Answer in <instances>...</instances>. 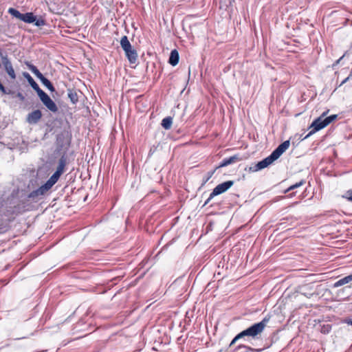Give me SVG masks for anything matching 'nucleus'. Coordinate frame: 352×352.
Listing matches in <instances>:
<instances>
[{"mask_svg":"<svg viewBox=\"0 0 352 352\" xmlns=\"http://www.w3.org/2000/svg\"><path fill=\"white\" fill-rule=\"evenodd\" d=\"M327 115V113H323L318 118H317L316 120H314L312 124L309 126V129H311L310 132L308 133V135L305 137L307 138V137L311 135L312 134L315 133L316 132L322 129L325 126H327L328 124H329L331 122L334 121L337 116L336 115H332L327 118H324Z\"/></svg>","mask_w":352,"mask_h":352,"instance_id":"f257e3e1","label":"nucleus"},{"mask_svg":"<svg viewBox=\"0 0 352 352\" xmlns=\"http://www.w3.org/2000/svg\"><path fill=\"white\" fill-rule=\"evenodd\" d=\"M264 329V320L258 323L254 324L248 329L239 333L231 342L230 346L233 345L238 340L245 336L255 338L257 335L261 334Z\"/></svg>","mask_w":352,"mask_h":352,"instance_id":"f03ea898","label":"nucleus"},{"mask_svg":"<svg viewBox=\"0 0 352 352\" xmlns=\"http://www.w3.org/2000/svg\"><path fill=\"white\" fill-rule=\"evenodd\" d=\"M120 45L122 48L124 50L125 54L127 56L130 63H135L138 54L136 51L132 47L126 36H124L123 37H122L120 41Z\"/></svg>","mask_w":352,"mask_h":352,"instance_id":"7ed1b4c3","label":"nucleus"},{"mask_svg":"<svg viewBox=\"0 0 352 352\" xmlns=\"http://www.w3.org/2000/svg\"><path fill=\"white\" fill-rule=\"evenodd\" d=\"M289 141L287 140L279 145L270 156L265 158V166L276 160L289 148Z\"/></svg>","mask_w":352,"mask_h":352,"instance_id":"20e7f679","label":"nucleus"},{"mask_svg":"<svg viewBox=\"0 0 352 352\" xmlns=\"http://www.w3.org/2000/svg\"><path fill=\"white\" fill-rule=\"evenodd\" d=\"M43 104L51 111L56 112L58 107L55 102L50 98V97L43 90L38 91L37 94Z\"/></svg>","mask_w":352,"mask_h":352,"instance_id":"39448f33","label":"nucleus"},{"mask_svg":"<svg viewBox=\"0 0 352 352\" xmlns=\"http://www.w3.org/2000/svg\"><path fill=\"white\" fill-rule=\"evenodd\" d=\"M233 185V182L232 181H228L217 185L210 195L209 198L206 202V204L209 202V201L218 195H220L224 192H226L228 189H229Z\"/></svg>","mask_w":352,"mask_h":352,"instance_id":"423d86ee","label":"nucleus"},{"mask_svg":"<svg viewBox=\"0 0 352 352\" xmlns=\"http://www.w3.org/2000/svg\"><path fill=\"white\" fill-rule=\"evenodd\" d=\"M56 181L50 177V178L47 181V182L41 186L39 188L34 192L35 195H43L46 193L55 184Z\"/></svg>","mask_w":352,"mask_h":352,"instance_id":"0eeeda50","label":"nucleus"},{"mask_svg":"<svg viewBox=\"0 0 352 352\" xmlns=\"http://www.w3.org/2000/svg\"><path fill=\"white\" fill-rule=\"evenodd\" d=\"M1 63L5 68V70L6 71L7 74H8V76L12 79H13V80L15 79L16 78L15 72L14 70V68L12 67V65L10 60L8 59V58L6 56L1 57Z\"/></svg>","mask_w":352,"mask_h":352,"instance_id":"6e6552de","label":"nucleus"},{"mask_svg":"<svg viewBox=\"0 0 352 352\" xmlns=\"http://www.w3.org/2000/svg\"><path fill=\"white\" fill-rule=\"evenodd\" d=\"M41 111L40 110H35L28 114L27 121L30 124H36L41 118Z\"/></svg>","mask_w":352,"mask_h":352,"instance_id":"1a4fd4ad","label":"nucleus"},{"mask_svg":"<svg viewBox=\"0 0 352 352\" xmlns=\"http://www.w3.org/2000/svg\"><path fill=\"white\" fill-rule=\"evenodd\" d=\"M264 168V160L260 161L257 164H251L250 166L246 167L245 170L250 173H255Z\"/></svg>","mask_w":352,"mask_h":352,"instance_id":"9d476101","label":"nucleus"},{"mask_svg":"<svg viewBox=\"0 0 352 352\" xmlns=\"http://www.w3.org/2000/svg\"><path fill=\"white\" fill-rule=\"evenodd\" d=\"M23 76L28 80L31 87L36 91L37 94H38V91H42V89H41L38 87V84L34 80V79L28 73H24Z\"/></svg>","mask_w":352,"mask_h":352,"instance_id":"9b49d317","label":"nucleus"},{"mask_svg":"<svg viewBox=\"0 0 352 352\" xmlns=\"http://www.w3.org/2000/svg\"><path fill=\"white\" fill-rule=\"evenodd\" d=\"M179 62V54L177 50H174L170 52L169 58V63L173 66H175Z\"/></svg>","mask_w":352,"mask_h":352,"instance_id":"f8f14e48","label":"nucleus"},{"mask_svg":"<svg viewBox=\"0 0 352 352\" xmlns=\"http://www.w3.org/2000/svg\"><path fill=\"white\" fill-rule=\"evenodd\" d=\"M21 21L28 23H34L36 21V16L32 12H28L23 14Z\"/></svg>","mask_w":352,"mask_h":352,"instance_id":"ddd939ff","label":"nucleus"},{"mask_svg":"<svg viewBox=\"0 0 352 352\" xmlns=\"http://www.w3.org/2000/svg\"><path fill=\"white\" fill-rule=\"evenodd\" d=\"M237 160H241V159L237 155L232 156L228 159H225L222 163L219 166V167H223L228 166L232 163L235 162Z\"/></svg>","mask_w":352,"mask_h":352,"instance_id":"4468645a","label":"nucleus"},{"mask_svg":"<svg viewBox=\"0 0 352 352\" xmlns=\"http://www.w3.org/2000/svg\"><path fill=\"white\" fill-rule=\"evenodd\" d=\"M351 280H352V275H350V276H346V277H344V278L340 279V280L337 281V282L334 284V287H340V286L344 285H345V284L349 283V282H351Z\"/></svg>","mask_w":352,"mask_h":352,"instance_id":"2eb2a0df","label":"nucleus"},{"mask_svg":"<svg viewBox=\"0 0 352 352\" xmlns=\"http://www.w3.org/2000/svg\"><path fill=\"white\" fill-rule=\"evenodd\" d=\"M173 124V119L170 117H166L164 118L162 121V126L165 129H170Z\"/></svg>","mask_w":352,"mask_h":352,"instance_id":"dca6fc26","label":"nucleus"},{"mask_svg":"<svg viewBox=\"0 0 352 352\" xmlns=\"http://www.w3.org/2000/svg\"><path fill=\"white\" fill-rule=\"evenodd\" d=\"M28 68L40 80L44 77L35 66L29 65Z\"/></svg>","mask_w":352,"mask_h":352,"instance_id":"f3484780","label":"nucleus"},{"mask_svg":"<svg viewBox=\"0 0 352 352\" xmlns=\"http://www.w3.org/2000/svg\"><path fill=\"white\" fill-rule=\"evenodd\" d=\"M63 173V165L60 164L58 166V167L57 168V170H56V172L51 177L52 178H54L57 182Z\"/></svg>","mask_w":352,"mask_h":352,"instance_id":"a211bd4d","label":"nucleus"},{"mask_svg":"<svg viewBox=\"0 0 352 352\" xmlns=\"http://www.w3.org/2000/svg\"><path fill=\"white\" fill-rule=\"evenodd\" d=\"M8 12L14 16V17L21 20L22 19V16H23V14L20 13L18 10L14 9V8H10L8 10Z\"/></svg>","mask_w":352,"mask_h":352,"instance_id":"6ab92c4d","label":"nucleus"},{"mask_svg":"<svg viewBox=\"0 0 352 352\" xmlns=\"http://www.w3.org/2000/svg\"><path fill=\"white\" fill-rule=\"evenodd\" d=\"M41 82L46 87H47L50 91H54V88L53 87V85H52V83L50 82V81L49 80H47L46 78L43 77L41 80Z\"/></svg>","mask_w":352,"mask_h":352,"instance_id":"aec40b11","label":"nucleus"},{"mask_svg":"<svg viewBox=\"0 0 352 352\" xmlns=\"http://www.w3.org/2000/svg\"><path fill=\"white\" fill-rule=\"evenodd\" d=\"M69 96V98H70L71 101L74 104L77 102L78 100V98H77V96L76 94H74V93H69L68 94Z\"/></svg>","mask_w":352,"mask_h":352,"instance_id":"412c9836","label":"nucleus"},{"mask_svg":"<svg viewBox=\"0 0 352 352\" xmlns=\"http://www.w3.org/2000/svg\"><path fill=\"white\" fill-rule=\"evenodd\" d=\"M343 197H345L347 199L352 201V190L346 192V193L343 195Z\"/></svg>","mask_w":352,"mask_h":352,"instance_id":"4be33fe9","label":"nucleus"},{"mask_svg":"<svg viewBox=\"0 0 352 352\" xmlns=\"http://www.w3.org/2000/svg\"><path fill=\"white\" fill-rule=\"evenodd\" d=\"M302 184V182H300L297 183V184H294V185H292V186H291L289 188H288L286 190V191H285V192H288V191H289V190H293V189H294V188H298V187L300 186Z\"/></svg>","mask_w":352,"mask_h":352,"instance_id":"5701e85b","label":"nucleus"},{"mask_svg":"<svg viewBox=\"0 0 352 352\" xmlns=\"http://www.w3.org/2000/svg\"><path fill=\"white\" fill-rule=\"evenodd\" d=\"M34 23H35V25L36 26H41L45 24L44 21L43 19H38V20L36 19V21Z\"/></svg>","mask_w":352,"mask_h":352,"instance_id":"b1692460","label":"nucleus"},{"mask_svg":"<svg viewBox=\"0 0 352 352\" xmlns=\"http://www.w3.org/2000/svg\"><path fill=\"white\" fill-rule=\"evenodd\" d=\"M0 90L3 93V94H6V89L4 88V87L3 86V85L0 82Z\"/></svg>","mask_w":352,"mask_h":352,"instance_id":"393cba45","label":"nucleus"},{"mask_svg":"<svg viewBox=\"0 0 352 352\" xmlns=\"http://www.w3.org/2000/svg\"><path fill=\"white\" fill-rule=\"evenodd\" d=\"M18 97H19L21 100H23V96H22V94H20V93H19V94H18Z\"/></svg>","mask_w":352,"mask_h":352,"instance_id":"a878e982","label":"nucleus"},{"mask_svg":"<svg viewBox=\"0 0 352 352\" xmlns=\"http://www.w3.org/2000/svg\"><path fill=\"white\" fill-rule=\"evenodd\" d=\"M346 322H347L348 324H351V325H352V320H348L346 321Z\"/></svg>","mask_w":352,"mask_h":352,"instance_id":"bb28decb","label":"nucleus"}]
</instances>
